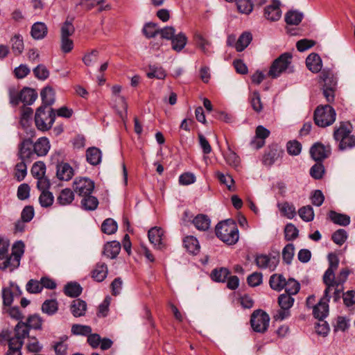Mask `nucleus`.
I'll list each match as a JSON object with an SVG mask.
<instances>
[{"label": "nucleus", "mask_w": 355, "mask_h": 355, "mask_svg": "<svg viewBox=\"0 0 355 355\" xmlns=\"http://www.w3.org/2000/svg\"><path fill=\"white\" fill-rule=\"evenodd\" d=\"M9 246V241L0 237V269L2 270L8 269L12 272L20 264V260L24 252V245L21 241L15 243L11 254L8 253Z\"/></svg>", "instance_id": "obj_1"}, {"label": "nucleus", "mask_w": 355, "mask_h": 355, "mask_svg": "<svg viewBox=\"0 0 355 355\" xmlns=\"http://www.w3.org/2000/svg\"><path fill=\"white\" fill-rule=\"evenodd\" d=\"M215 231L217 237L227 245H234L239 241V230L232 220L218 223Z\"/></svg>", "instance_id": "obj_2"}, {"label": "nucleus", "mask_w": 355, "mask_h": 355, "mask_svg": "<svg viewBox=\"0 0 355 355\" xmlns=\"http://www.w3.org/2000/svg\"><path fill=\"white\" fill-rule=\"evenodd\" d=\"M55 114L52 107L40 105L35 111V123L37 128L42 132L49 130L55 121Z\"/></svg>", "instance_id": "obj_3"}, {"label": "nucleus", "mask_w": 355, "mask_h": 355, "mask_svg": "<svg viewBox=\"0 0 355 355\" xmlns=\"http://www.w3.org/2000/svg\"><path fill=\"white\" fill-rule=\"evenodd\" d=\"M336 115L334 109L329 105H320L314 112V122L318 126L325 128L335 121Z\"/></svg>", "instance_id": "obj_4"}, {"label": "nucleus", "mask_w": 355, "mask_h": 355, "mask_svg": "<svg viewBox=\"0 0 355 355\" xmlns=\"http://www.w3.org/2000/svg\"><path fill=\"white\" fill-rule=\"evenodd\" d=\"M293 55L291 53L286 52L282 54L277 59H275L270 68L268 73L269 77L272 78H277L287 69L289 68L291 64Z\"/></svg>", "instance_id": "obj_5"}, {"label": "nucleus", "mask_w": 355, "mask_h": 355, "mask_svg": "<svg viewBox=\"0 0 355 355\" xmlns=\"http://www.w3.org/2000/svg\"><path fill=\"white\" fill-rule=\"evenodd\" d=\"M278 304L280 307L273 315L275 320H284L291 315L290 309L293 306L294 298L286 293L281 294L277 299Z\"/></svg>", "instance_id": "obj_6"}, {"label": "nucleus", "mask_w": 355, "mask_h": 355, "mask_svg": "<svg viewBox=\"0 0 355 355\" xmlns=\"http://www.w3.org/2000/svg\"><path fill=\"white\" fill-rule=\"evenodd\" d=\"M269 315L261 309L254 311L250 318V323L253 330L259 333L266 331L269 326Z\"/></svg>", "instance_id": "obj_7"}, {"label": "nucleus", "mask_w": 355, "mask_h": 355, "mask_svg": "<svg viewBox=\"0 0 355 355\" xmlns=\"http://www.w3.org/2000/svg\"><path fill=\"white\" fill-rule=\"evenodd\" d=\"M29 329L26 326V323L22 321H19L18 323L14 328V336L10 337V334L6 332H3L1 336L8 341L12 342L14 343H19L21 342L22 345L24 343V339L28 336Z\"/></svg>", "instance_id": "obj_8"}, {"label": "nucleus", "mask_w": 355, "mask_h": 355, "mask_svg": "<svg viewBox=\"0 0 355 355\" xmlns=\"http://www.w3.org/2000/svg\"><path fill=\"white\" fill-rule=\"evenodd\" d=\"M17 156L20 160L26 161L28 163L36 158L33 152V142L31 139H24L19 144Z\"/></svg>", "instance_id": "obj_9"}, {"label": "nucleus", "mask_w": 355, "mask_h": 355, "mask_svg": "<svg viewBox=\"0 0 355 355\" xmlns=\"http://www.w3.org/2000/svg\"><path fill=\"white\" fill-rule=\"evenodd\" d=\"M74 191L81 197L92 194L94 189V182L89 178H76L73 184Z\"/></svg>", "instance_id": "obj_10"}, {"label": "nucleus", "mask_w": 355, "mask_h": 355, "mask_svg": "<svg viewBox=\"0 0 355 355\" xmlns=\"http://www.w3.org/2000/svg\"><path fill=\"white\" fill-rule=\"evenodd\" d=\"M331 149L329 145L324 146L320 142L314 144L310 148L311 157L318 162H321L329 157L331 155Z\"/></svg>", "instance_id": "obj_11"}, {"label": "nucleus", "mask_w": 355, "mask_h": 355, "mask_svg": "<svg viewBox=\"0 0 355 355\" xmlns=\"http://www.w3.org/2000/svg\"><path fill=\"white\" fill-rule=\"evenodd\" d=\"M263 17L270 21H278L282 17L280 2L278 0H272L271 4L264 8Z\"/></svg>", "instance_id": "obj_12"}, {"label": "nucleus", "mask_w": 355, "mask_h": 355, "mask_svg": "<svg viewBox=\"0 0 355 355\" xmlns=\"http://www.w3.org/2000/svg\"><path fill=\"white\" fill-rule=\"evenodd\" d=\"M255 263L259 268H269L270 270H274L279 263V258L275 256L270 257L266 254H259L255 258Z\"/></svg>", "instance_id": "obj_13"}, {"label": "nucleus", "mask_w": 355, "mask_h": 355, "mask_svg": "<svg viewBox=\"0 0 355 355\" xmlns=\"http://www.w3.org/2000/svg\"><path fill=\"white\" fill-rule=\"evenodd\" d=\"M330 296L326 297L325 295L320 300V302L315 306H313V314L315 318L320 320H323L327 317L329 312L328 302Z\"/></svg>", "instance_id": "obj_14"}, {"label": "nucleus", "mask_w": 355, "mask_h": 355, "mask_svg": "<svg viewBox=\"0 0 355 355\" xmlns=\"http://www.w3.org/2000/svg\"><path fill=\"white\" fill-rule=\"evenodd\" d=\"M193 42L195 45L200 49L204 54L207 55L211 54L212 52L210 50L211 42L206 36L200 33L196 32L193 35Z\"/></svg>", "instance_id": "obj_15"}, {"label": "nucleus", "mask_w": 355, "mask_h": 355, "mask_svg": "<svg viewBox=\"0 0 355 355\" xmlns=\"http://www.w3.org/2000/svg\"><path fill=\"white\" fill-rule=\"evenodd\" d=\"M150 242L159 249H162L164 245L162 240L164 236V230L161 227H152L148 233Z\"/></svg>", "instance_id": "obj_16"}, {"label": "nucleus", "mask_w": 355, "mask_h": 355, "mask_svg": "<svg viewBox=\"0 0 355 355\" xmlns=\"http://www.w3.org/2000/svg\"><path fill=\"white\" fill-rule=\"evenodd\" d=\"M50 147L49 141L46 137H43L39 138L36 142L33 144V152L35 153V157L46 155Z\"/></svg>", "instance_id": "obj_17"}, {"label": "nucleus", "mask_w": 355, "mask_h": 355, "mask_svg": "<svg viewBox=\"0 0 355 355\" xmlns=\"http://www.w3.org/2000/svg\"><path fill=\"white\" fill-rule=\"evenodd\" d=\"M56 175L60 180L68 181L73 175V169L68 163H60L57 165Z\"/></svg>", "instance_id": "obj_18"}, {"label": "nucleus", "mask_w": 355, "mask_h": 355, "mask_svg": "<svg viewBox=\"0 0 355 355\" xmlns=\"http://www.w3.org/2000/svg\"><path fill=\"white\" fill-rule=\"evenodd\" d=\"M108 268L105 263L99 262L96 263L95 268L92 271V277L98 282H103L107 275Z\"/></svg>", "instance_id": "obj_19"}, {"label": "nucleus", "mask_w": 355, "mask_h": 355, "mask_svg": "<svg viewBox=\"0 0 355 355\" xmlns=\"http://www.w3.org/2000/svg\"><path fill=\"white\" fill-rule=\"evenodd\" d=\"M307 68L313 73H318L322 69V60L317 53H311L306 59Z\"/></svg>", "instance_id": "obj_20"}, {"label": "nucleus", "mask_w": 355, "mask_h": 355, "mask_svg": "<svg viewBox=\"0 0 355 355\" xmlns=\"http://www.w3.org/2000/svg\"><path fill=\"white\" fill-rule=\"evenodd\" d=\"M121 250V244L116 241L107 243L103 248V254L110 259L117 257Z\"/></svg>", "instance_id": "obj_21"}, {"label": "nucleus", "mask_w": 355, "mask_h": 355, "mask_svg": "<svg viewBox=\"0 0 355 355\" xmlns=\"http://www.w3.org/2000/svg\"><path fill=\"white\" fill-rule=\"evenodd\" d=\"M48 33L46 25L43 22H36L33 24L31 35L35 40H42L46 37Z\"/></svg>", "instance_id": "obj_22"}, {"label": "nucleus", "mask_w": 355, "mask_h": 355, "mask_svg": "<svg viewBox=\"0 0 355 355\" xmlns=\"http://www.w3.org/2000/svg\"><path fill=\"white\" fill-rule=\"evenodd\" d=\"M40 96L44 107H51L55 102V92L51 87H45L41 92Z\"/></svg>", "instance_id": "obj_23"}, {"label": "nucleus", "mask_w": 355, "mask_h": 355, "mask_svg": "<svg viewBox=\"0 0 355 355\" xmlns=\"http://www.w3.org/2000/svg\"><path fill=\"white\" fill-rule=\"evenodd\" d=\"M101 151L96 147H90L86 150L87 161L93 166L99 164L101 162Z\"/></svg>", "instance_id": "obj_24"}, {"label": "nucleus", "mask_w": 355, "mask_h": 355, "mask_svg": "<svg viewBox=\"0 0 355 355\" xmlns=\"http://www.w3.org/2000/svg\"><path fill=\"white\" fill-rule=\"evenodd\" d=\"M21 99L20 102H22L26 105H31L37 98V92L30 87H24L20 92Z\"/></svg>", "instance_id": "obj_25"}, {"label": "nucleus", "mask_w": 355, "mask_h": 355, "mask_svg": "<svg viewBox=\"0 0 355 355\" xmlns=\"http://www.w3.org/2000/svg\"><path fill=\"white\" fill-rule=\"evenodd\" d=\"M334 270L327 269L323 275V282L326 285L324 295L328 297V294L331 287H337L336 278L335 277Z\"/></svg>", "instance_id": "obj_26"}, {"label": "nucleus", "mask_w": 355, "mask_h": 355, "mask_svg": "<svg viewBox=\"0 0 355 355\" xmlns=\"http://www.w3.org/2000/svg\"><path fill=\"white\" fill-rule=\"evenodd\" d=\"M286 278L281 274H273L269 279V284L272 290L281 291L286 285Z\"/></svg>", "instance_id": "obj_27"}, {"label": "nucleus", "mask_w": 355, "mask_h": 355, "mask_svg": "<svg viewBox=\"0 0 355 355\" xmlns=\"http://www.w3.org/2000/svg\"><path fill=\"white\" fill-rule=\"evenodd\" d=\"M70 309L74 317H80L85 314L87 304L84 300L76 299L73 300Z\"/></svg>", "instance_id": "obj_28"}, {"label": "nucleus", "mask_w": 355, "mask_h": 355, "mask_svg": "<svg viewBox=\"0 0 355 355\" xmlns=\"http://www.w3.org/2000/svg\"><path fill=\"white\" fill-rule=\"evenodd\" d=\"M329 219L335 224L347 226L350 223V217L348 215L337 213L335 211H330L329 212Z\"/></svg>", "instance_id": "obj_29"}, {"label": "nucleus", "mask_w": 355, "mask_h": 355, "mask_svg": "<svg viewBox=\"0 0 355 355\" xmlns=\"http://www.w3.org/2000/svg\"><path fill=\"white\" fill-rule=\"evenodd\" d=\"M12 51L15 56L21 55L24 49L23 37L19 34H15L10 39Z\"/></svg>", "instance_id": "obj_30"}, {"label": "nucleus", "mask_w": 355, "mask_h": 355, "mask_svg": "<svg viewBox=\"0 0 355 355\" xmlns=\"http://www.w3.org/2000/svg\"><path fill=\"white\" fill-rule=\"evenodd\" d=\"M187 43V37L183 33H179L171 40L172 49L177 51H181Z\"/></svg>", "instance_id": "obj_31"}, {"label": "nucleus", "mask_w": 355, "mask_h": 355, "mask_svg": "<svg viewBox=\"0 0 355 355\" xmlns=\"http://www.w3.org/2000/svg\"><path fill=\"white\" fill-rule=\"evenodd\" d=\"M80 203L83 209L87 211H94L98 207V200L95 196H92V194H89L83 197Z\"/></svg>", "instance_id": "obj_32"}, {"label": "nucleus", "mask_w": 355, "mask_h": 355, "mask_svg": "<svg viewBox=\"0 0 355 355\" xmlns=\"http://www.w3.org/2000/svg\"><path fill=\"white\" fill-rule=\"evenodd\" d=\"M210 219L205 214H198L193 220L195 227L200 231H206L210 227Z\"/></svg>", "instance_id": "obj_33"}, {"label": "nucleus", "mask_w": 355, "mask_h": 355, "mask_svg": "<svg viewBox=\"0 0 355 355\" xmlns=\"http://www.w3.org/2000/svg\"><path fill=\"white\" fill-rule=\"evenodd\" d=\"M183 244L187 250L191 254H197L200 250L198 241L193 236L185 237Z\"/></svg>", "instance_id": "obj_34"}, {"label": "nucleus", "mask_w": 355, "mask_h": 355, "mask_svg": "<svg viewBox=\"0 0 355 355\" xmlns=\"http://www.w3.org/2000/svg\"><path fill=\"white\" fill-rule=\"evenodd\" d=\"M252 35L250 32L243 33L237 40L236 50L238 52L243 51L250 44Z\"/></svg>", "instance_id": "obj_35"}, {"label": "nucleus", "mask_w": 355, "mask_h": 355, "mask_svg": "<svg viewBox=\"0 0 355 355\" xmlns=\"http://www.w3.org/2000/svg\"><path fill=\"white\" fill-rule=\"evenodd\" d=\"M33 110L29 107H26L25 105L21 108V116H20V124L26 128L31 123L33 117Z\"/></svg>", "instance_id": "obj_36"}, {"label": "nucleus", "mask_w": 355, "mask_h": 355, "mask_svg": "<svg viewBox=\"0 0 355 355\" xmlns=\"http://www.w3.org/2000/svg\"><path fill=\"white\" fill-rule=\"evenodd\" d=\"M74 200V193L70 189H64L58 196V202L62 206L70 205Z\"/></svg>", "instance_id": "obj_37"}, {"label": "nucleus", "mask_w": 355, "mask_h": 355, "mask_svg": "<svg viewBox=\"0 0 355 355\" xmlns=\"http://www.w3.org/2000/svg\"><path fill=\"white\" fill-rule=\"evenodd\" d=\"M281 151L277 147H272L265 153L263 157V163L267 166L272 165L280 156Z\"/></svg>", "instance_id": "obj_38"}, {"label": "nucleus", "mask_w": 355, "mask_h": 355, "mask_svg": "<svg viewBox=\"0 0 355 355\" xmlns=\"http://www.w3.org/2000/svg\"><path fill=\"white\" fill-rule=\"evenodd\" d=\"M303 19V13L297 10H289L285 15V21L289 25H298Z\"/></svg>", "instance_id": "obj_39"}, {"label": "nucleus", "mask_w": 355, "mask_h": 355, "mask_svg": "<svg viewBox=\"0 0 355 355\" xmlns=\"http://www.w3.org/2000/svg\"><path fill=\"white\" fill-rule=\"evenodd\" d=\"M321 78L324 82L323 87L336 88L337 80L332 71L324 69L321 73Z\"/></svg>", "instance_id": "obj_40"}, {"label": "nucleus", "mask_w": 355, "mask_h": 355, "mask_svg": "<svg viewBox=\"0 0 355 355\" xmlns=\"http://www.w3.org/2000/svg\"><path fill=\"white\" fill-rule=\"evenodd\" d=\"M82 287L77 282H70L65 285L64 292L71 297H77L82 293Z\"/></svg>", "instance_id": "obj_41"}, {"label": "nucleus", "mask_w": 355, "mask_h": 355, "mask_svg": "<svg viewBox=\"0 0 355 355\" xmlns=\"http://www.w3.org/2000/svg\"><path fill=\"white\" fill-rule=\"evenodd\" d=\"M277 207L280 211L289 219L295 217L296 215L295 208L293 205L288 203V202H284L282 203H278Z\"/></svg>", "instance_id": "obj_42"}, {"label": "nucleus", "mask_w": 355, "mask_h": 355, "mask_svg": "<svg viewBox=\"0 0 355 355\" xmlns=\"http://www.w3.org/2000/svg\"><path fill=\"white\" fill-rule=\"evenodd\" d=\"M42 318L37 314H34L28 316L25 323H26L29 330L31 329L40 330L42 329Z\"/></svg>", "instance_id": "obj_43"}, {"label": "nucleus", "mask_w": 355, "mask_h": 355, "mask_svg": "<svg viewBox=\"0 0 355 355\" xmlns=\"http://www.w3.org/2000/svg\"><path fill=\"white\" fill-rule=\"evenodd\" d=\"M118 228L117 223L112 218L105 219L101 225V230L106 234H114Z\"/></svg>", "instance_id": "obj_44"}, {"label": "nucleus", "mask_w": 355, "mask_h": 355, "mask_svg": "<svg viewBox=\"0 0 355 355\" xmlns=\"http://www.w3.org/2000/svg\"><path fill=\"white\" fill-rule=\"evenodd\" d=\"M230 275V271L226 268H216L211 272V278L213 280L218 282H224Z\"/></svg>", "instance_id": "obj_45"}, {"label": "nucleus", "mask_w": 355, "mask_h": 355, "mask_svg": "<svg viewBox=\"0 0 355 355\" xmlns=\"http://www.w3.org/2000/svg\"><path fill=\"white\" fill-rule=\"evenodd\" d=\"M286 285L284 287L285 293L292 296L296 295L300 291V284L293 278H289L288 280H286Z\"/></svg>", "instance_id": "obj_46"}, {"label": "nucleus", "mask_w": 355, "mask_h": 355, "mask_svg": "<svg viewBox=\"0 0 355 355\" xmlns=\"http://www.w3.org/2000/svg\"><path fill=\"white\" fill-rule=\"evenodd\" d=\"M351 130L347 128L345 123H341L340 127L336 129L334 132V138L336 141L341 142L343 141L349 135H350Z\"/></svg>", "instance_id": "obj_47"}, {"label": "nucleus", "mask_w": 355, "mask_h": 355, "mask_svg": "<svg viewBox=\"0 0 355 355\" xmlns=\"http://www.w3.org/2000/svg\"><path fill=\"white\" fill-rule=\"evenodd\" d=\"M300 218L305 222L312 221L314 218L313 209L311 205H306L301 207L298 210Z\"/></svg>", "instance_id": "obj_48"}, {"label": "nucleus", "mask_w": 355, "mask_h": 355, "mask_svg": "<svg viewBox=\"0 0 355 355\" xmlns=\"http://www.w3.org/2000/svg\"><path fill=\"white\" fill-rule=\"evenodd\" d=\"M325 173L324 165L321 162L315 164L310 169V175L315 180H320L322 178Z\"/></svg>", "instance_id": "obj_49"}, {"label": "nucleus", "mask_w": 355, "mask_h": 355, "mask_svg": "<svg viewBox=\"0 0 355 355\" xmlns=\"http://www.w3.org/2000/svg\"><path fill=\"white\" fill-rule=\"evenodd\" d=\"M58 309V302L55 300H47L42 305V311L48 315L54 314Z\"/></svg>", "instance_id": "obj_50"}, {"label": "nucleus", "mask_w": 355, "mask_h": 355, "mask_svg": "<svg viewBox=\"0 0 355 355\" xmlns=\"http://www.w3.org/2000/svg\"><path fill=\"white\" fill-rule=\"evenodd\" d=\"M216 176L221 184H225L230 191L234 190V180L232 177L228 174H223L220 171L216 173Z\"/></svg>", "instance_id": "obj_51"}, {"label": "nucleus", "mask_w": 355, "mask_h": 355, "mask_svg": "<svg viewBox=\"0 0 355 355\" xmlns=\"http://www.w3.org/2000/svg\"><path fill=\"white\" fill-rule=\"evenodd\" d=\"M26 162V161L21 160L15 166V176L19 182L23 180L27 174Z\"/></svg>", "instance_id": "obj_52"}, {"label": "nucleus", "mask_w": 355, "mask_h": 355, "mask_svg": "<svg viewBox=\"0 0 355 355\" xmlns=\"http://www.w3.org/2000/svg\"><path fill=\"white\" fill-rule=\"evenodd\" d=\"M92 328L88 325L75 324L71 327V333L73 335L88 336L92 333Z\"/></svg>", "instance_id": "obj_53"}, {"label": "nucleus", "mask_w": 355, "mask_h": 355, "mask_svg": "<svg viewBox=\"0 0 355 355\" xmlns=\"http://www.w3.org/2000/svg\"><path fill=\"white\" fill-rule=\"evenodd\" d=\"M237 8L241 13L249 15L253 10V3L251 0H238Z\"/></svg>", "instance_id": "obj_54"}, {"label": "nucleus", "mask_w": 355, "mask_h": 355, "mask_svg": "<svg viewBox=\"0 0 355 355\" xmlns=\"http://www.w3.org/2000/svg\"><path fill=\"white\" fill-rule=\"evenodd\" d=\"M295 247L293 243L287 244L282 250V259L286 264H290L294 256Z\"/></svg>", "instance_id": "obj_55"}, {"label": "nucleus", "mask_w": 355, "mask_h": 355, "mask_svg": "<svg viewBox=\"0 0 355 355\" xmlns=\"http://www.w3.org/2000/svg\"><path fill=\"white\" fill-rule=\"evenodd\" d=\"M2 299L3 306H11L14 299V291L10 287V286L8 287L3 288Z\"/></svg>", "instance_id": "obj_56"}, {"label": "nucleus", "mask_w": 355, "mask_h": 355, "mask_svg": "<svg viewBox=\"0 0 355 355\" xmlns=\"http://www.w3.org/2000/svg\"><path fill=\"white\" fill-rule=\"evenodd\" d=\"M33 72L36 78L44 80L49 76V71L44 64H38L33 69Z\"/></svg>", "instance_id": "obj_57"}, {"label": "nucleus", "mask_w": 355, "mask_h": 355, "mask_svg": "<svg viewBox=\"0 0 355 355\" xmlns=\"http://www.w3.org/2000/svg\"><path fill=\"white\" fill-rule=\"evenodd\" d=\"M54 197L50 191H42L40 196L39 201L42 207H49L52 205Z\"/></svg>", "instance_id": "obj_58"}, {"label": "nucleus", "mask_w": 355, "mask_h": 355, "mask_svg": "<svg viewBox=\"0 0 355 355\" xmlns=\"http://www.w3.org/2000/svg\"><path fill=\"white\" fill-rule=\"evenodd\" d=\"M298 230L292 223H288L284 229L285 239L286 241H293L298 236Z\"/></svg>", "instance_id": "obj_59"}, {"label": "nucleus", "mask_w": 355, "mask_h": 355, "mask_svg": "<svg viewBox=\"0 0 355 355\" xmlns=\"http://www.w3.org/2000/svg\"><path fill=\"white\" fill-rule=\"evenodd\" d=\"M46 172V166L43 162H37L34 163L31 168V173L35 178L44 176Z\"/></svg>", "instance_id": "obj_60"}, {"label": "nucleus", "mask_w": 355, "mask_h": 355, "mask_svg": "<svg viewBox=\"0 0 355 355\" xmlns=\"http://www.w3.org/2000/svg\"><path fill=\"white\" fill-rule=\"evenodd\" d=\"M347 238V232L343 229L336 230L331 236L332 241L338 245H342Z\"/></svg>", "instance_id": "obj_61"}, {"label": "nucleus", "mask_w": 355, "mask_h": 355, "mask_svg": "<svg viewBox=\"0 0 355 355\" xmlns=\"http://www.w3.org/2000/svg\"><path fill=\"white\" fill-rule=\"evenodd\" d=\"M26 291L29 293H39L42 291V286L40 281L30 279L26 286Z\"/></svg>", "instance_id": "obj_62"}, {"label": "nucleus", "mask_w": 355, "mask_h": 355, "mask_svg": "<svg viewBox=\"0 0 355 355\" xmlns=\"http://www.w3.org/2000/svg\"><path fill=\"white\" fill-rule=\"evenodd\" d=\"M250 103L252 109L257 112H260L263 109V105L261 101L260 94L257 91H254L250 97Z\"/></svg>", "instance_id": "obj_63"}, {"label": "nucleus", "mask_w": 355, "mask_h": 355, "mask_svg": "<svg viewBox=\"0 0 355 355\" xmlns=\"http://www.w3.org/2000/svg\"><path fill=\"white\" fill-rule=\"evenodd\" d=\"M157 25L154 23L146 24L144 28L143 32L148 38L155 37L159 33V29L156 28Z\"/></svg>", "instance_id": "obj_64"}]
</instances>
